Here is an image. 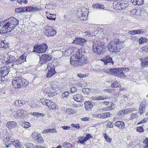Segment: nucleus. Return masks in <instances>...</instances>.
<instances>
[{
  "mask_svg": "<svg viewBox=\"0 0 148 148\" xmlns=\"http://www.w3.org/2000/svg\"><path fill=\"white\" fill-rule=\"evenodd\" d=\"M27 112L23 110H18L16 112V117H20L23 119L25 116Z\"/></svg>",
  "mask_w": 148,
  "mask_h": 148,
  "instance_id": "obj_19",
  "label": "nucleus"
},
{
  "mask_svg": "<svg viewBox=\"0 0 148 148\" xmlns=\"http://www.w3.org/2000/svg\"><path fill=\"white\" fill-rule=\"evenodd\" d=\"M88 13L89 11L87 9L85 8H82L81 10V11L79 12L77 16L81 20H86Z\"/></svg>",
  "mask_w": 148,
  "mask_h": 148,
  "instance_id": "obj_9",
  "label": "nucleus"
},
{
  "mask_svg": "<svg viewBox=\"0 0 148 148\" xmlns=\"http://www.w3.org/2000/svg\"><path fill=\"white\" fill-rule=\"evenodd\" d=\"M47 101L46 106H47L50 109H56L57 108L56 105L54 103L51 101L50 100Z\"/></svg>",
  "mask_w": 148,
  "mask_h": 148,
  "instance_id": "obj_21",
  "label": "nucleus"
},
{
  "mask_svg": "<svg viewBox=\"0 0 148 148\" xmlns=\"http://www.w3.org/2000/svg\"><path fill=\"white\" fill-rule=\"evenodd\" d=\"M107 98V97L105 96L99 95L98 97L92 96L90 98V99L92 100L96 101L105 99H106Z\"/></svg>",
  "mask_w": 148,
  "mask_h": 148,
  "instance_id": "obj_26",
  "label": "nucleus"
},
{
  "mask_svg": "<svg viewBox=\"0 0 148 148\" xmlns=\"http://www.w3.org/2000/svg\"><path fill=\"white\" fill-rule=\"evenodd\" d=\"M105 114L104 113H101L100 114L98 115L97 116V117L98 118H101V119H104L106 118V116L105 115Z\"/></svg>",
  "mask_w": 148,
  "mask_h": 148,
  "instance_id": "obj_59",
  "label": "nucleus"
},
{
  "mask_svg": "<svg viewBox=\"0 0 148 148\" xmlns=\"http://www.w3.org/2000/svg\"><path fill=\"white\" fill-rule=\"evenodd\" d=\"M18 105L20 106H22L25 104L26 103V101L24 99H21L18 100Z\"/></svg>",
  "mask_w": 148,
  "mask_h": 148,
  "instance_id": "obj_51",
  "label": "nucleus"
},
{
  "mask_svg": "<svg viewBox=\"0 0 148 148\" xmlns=\"http://www.w3.org/2000/svg\"><path fill=\"white\" fill-rule=\"evenodd\" d=\"M28 83L27 80L21 77H14L12 81L13 87L15 88H22L27 86Z\"/></svg>",
  "mask_w": 148,
  "mask_h": 148,
  "instance_id": "obj_3",
  "label": "nucleus"
},
{
  "mask_svg": "<svg viewBox=\"0 0 148 148\" xmlns=\"http://www.w3.org/2000/svg\"><path fill=\"white\" fill-rule=\"evenodd\" d=\"M133 4L134 5H143L144 0H131Z\"/></svg>",
  "mask_w": 148,
  "mask_h": 148,
  "instance_id": "obj_27",
  "label": "nucleus"
},
{
  "mask_svg": "<svg viewBox=\"0 0 148 148\" xmlns=\"http://www.w3.org/2000/svg\"><path fill=\"white\" fill-rule=\"evenodd\" d=\"M125 72V71H123L122 72H121L120 73V74H119V75L116 74V76L119 77H123L125 76L124 74Z\"/></svg>",
  "mask_w": 148,
  "mask_h": 148,
  "instance_id": "obj_52",
  "label": "nucleus"
},
{
  "mask_svg": "<svg viewBox=\"0 0 148 148\" xmlns=\"http://www.w3.org/2000/svg\"><path fill=\"white\" fill-rule=\"evenodd\" d=\"M35 140L38 142L40 143H41L43 142V138L40 137V135L39 136V137L37 138V139Z\"/></svg>",
  "mask_w": 148,
  "mask_h": 148,
  "instance_id": "obj_58",
  "label": "nucleus"
},
{
  "mask_svg": "<svg viewBox=\"0 0 148 148\" xmlns=\"http://www.w3.org/2000/svg\"><path fill=\"white\" fill-rule=\"evenodd\" d=\"M73 99L78 102H81L82 100V97L80 94H77L73 96Z\"/></svg>",
  "mask_w": 148,
  "mask_h": 148,
  "instance_id": "obj_28",
  "label": "nucleus"
},
{
  "mask_svg": "<svg viewBox=\"0 0 148 148\" xmlns=\"http://www.w3.org/2000/svg\"><path fill=\"white\" fill-rule=\"evenodd\" d=\"M44 32L45 35L48 37L53 36L56 33V30L52 27L49 26L46 27Z\"/></svg>",
  "mask_w": 148,
  "mask_h": 148,
  "instance_id": "obj_13",
  "label": "nucleus"
},
{
  "mask_svg": "<svg viewBox=\"0 0 148 148\" xmlns=\"http://www.w3.org/2000/svg\"><path fill=\"white\" fill-rule=\"evenodd\" d=\"M136 34H139L145 33L146 31L143 29H139L135 30Z\"/></svg>",
  "mask_w": 148,
  "mask_h": 148,
  "instance_id": "obj_42",
  "label": "nucleus"
},
{
  "mask_svg": "<svg viewBox=\"0 0 148 148\" xmlns=\"http://www.w3.org/2000/svg\"><path fill=\"white\" fill-rule=\"evenodd\" d=\"M144 148H148V138H146L143 141Z\"/></svg>",
  "mask_w": 148,
  "mask_h": 148,
  "instance_id": "obj_43",
  "label": "nucleus"
},
{
  "mask_svg": "<svg viewBox=\"0 0 148 148\" xmlns=\"http://www.w3.org/2000/svg\"><path fill=\"white\" fill-rule=\"evenodd\" d=\"M136 130L140 132H143L144 131L143 128L141 126L137 127L136 128Z\"/></svg>",
  "mask_w": 148,
  "mask_h": 148,
  "instance_id": "obj_55",
  "label": "nucleus"
},
{
  "mask_svg": "<svg viewBox=\"0 0 148 148\" xmlns=\"http://www.w3.org/2000/svg\"><path fill=\"white\" fill-rule=\"evenodd\" d=\"M121 44V41L118 39L115 38L108 44V50L112 52L118 53L122 48Z\"/></svg>",
  "mask_w": 148,
  "mask_h": 148,
  "instance_id": "obj_2",
  "label": "nucleus"
},
{
  "mask_svg": "<svg viewBox=\"0 0 148 148\" xmlns=\"http://www.w3.org/2000/svg\"><path fill=\"white\" fill-rule=\"evenodd\" d=\"M141 49L143 51L148 52V45L143 47L141 48Z\"/></svg>",
  "mask_w": 148,
  "mask_h": 148,
  "instance_id": "obj_56",
  "label": "nucleus"
},
{
  "mask_svg": "<svg viewBox=\"0 0 148 148\" xmlns=\"http://www.w3.org/2000/svg\"><path fill=\"white\" fill-rule=\"evenodd\" d=\"M14 145L15 146L16 148L21 147V145L20 142L17 140L16 141H15V142H14Z\"/></svg>",
  "mask_w": 148,
  "mask_h": 148,
  "instance_id": "obj_46",
  "label": "nucleus"
},
{
  "mask_svg": "<svg viewBox=\"0 0 148 148\" xmlns=\"http://www.w3.org/2000/svg\"><path fill=\"white\" fill-rule=\"evenodd\" d=\"M121 2H119L117 3V4H116L114 6V7L116 10H122V8L121 6Z\"/></svg>",
  "mask_w": 148,
  "mask_h": 148,
  "instance_id": "obj_37",
  "label": "nucleus"
},
{
  "mask_svg": "<svg viewBox=\"0 0 148 148\" xmlns=\"http://www.w3.org/2000/svg\"><path fill=\"white\" fill-rule=\"evenodd\" d=\"M126 68H111L109 69H107L106 72L107 73H111V74L116 76V74H120L121 72L123 71H125Z\"/></svg>",
  "mask_w": 148,
  "mask_h": 148,
  "instance_id": "obj_10",
  "label": "nucleus"
},
{
  "mask_svg": "<svg viewBox=\"0 0 148 148\" xmlns=\"http://www.w3.org/2000/svg\"><path fill=\"white\" fill-rule=\"evenodd\" d=\"M146 106L145 101H143L141 102L139 105L138 110V112L140 115L142 114L145 112Z\"/></svg>",
  "mask_w": 148,
  "mask_h": 148,
  "instance_id": "obj_18",
  "label": "nucleus"
},
{
  "mask_svg": "<svg viewBox=\"0 0 148 148\" xmlns=\"http://www.w3.org/2000/svg\"><path fill=\"white\" fill-rule=\"evenodd\" d=\"M47 68L48 69V73L46 75L47 77H51L56 73L55 70L54 66H51L50 65V64L47 65Z\"/></svg>",
  "mask_w": 148,
  "mask_h": 148,
  "instance_id": "obj_15",
  "label": "nucleus"
},
{
  "mask_svg": "<svg viewBox=\"0 0 148 148\" xmlns=\"http://www.w3.org/2000/svg\"><path fill=\"white\" fill-rule=\"evenodd\" d=\"M25 9L24 7L17 8L15 9V12L18 13L23 12H25Z\"/></svg>",
  "mask_w": 148,
  "mask_h": 148,
  "instance_id": "obj_33",
  "label": "nucleus"
},
{
  "mask_svg": "<svg viewBox=\"0 0 148 148\" xmlns=\"http://www.w3.org/2000/svg\"><path fill=\"white\" fill-rule=\"evenodd\" d=\"M119 84L116 81L114 82L111 85V86L112 88H116L119 86Z\"/></svg>",
  "mask_w": 148,
  "mask_h": 148,
  "instance_id": "obj_49",
  "label": "nucleus"
},
{
  "mask_svg": "<svg viewBox=\"0 0 148 148\" xmlns=\"http://www.w3.org/2000/svg\"><path fill=\"white\" fill-rule=\"evenodd\" d=\"M55 90L52 88H47L44 90V92L48 95L49 97H52L56 95Z\"/></svg>",
  "mask_w": 148,
  "mask_h": 148,
  "instance_id": "obj_16",
  "label": "nucleus"
},
{
  "mask_svg": "<svg viewBox=\"0 0 148 148\" xmlns=\"http://www.w3.org/2000/svg\"><path fill=\"white\" fill-rule=\"evenodd\" d=\"M91 137H92V136L90 134H87L84 138L86 141Z\"/></svg>",
  "mask_w": 148,
  "mask_h": 148,
  "instance_id": "obj_63",
  "label": "nucleus"
},
{
  "mask_svg": "<svg viewBox=\"0 0 148 148\" xmlns=\"http://www.w3.org/2000/svg\"><path fill=\"white\" fill-rule=\"evenodd\" d=\"M92 7L94 9H103L105 8L103 5L99 3L93 4L92 5Z\"/></svg>",
  "mask_w": 148,
  "mask_h": 148,
  "instance_id": "obj_29",
  "label": "nucleus"
},
{
  "mask_svg": "<svg viewBox=\"0 0 148 148\" xmlns=\"http://www.w3.org/2000/svg\"><path fill=\"white\" fill-rule=\"evenodd\" d=\"M40 134L37 132H34L32 135V136L33 138L35 140L37 139V138L39 137Z\"/></svg>",
  "mask_w": 148,
  "mask_h": 148,
  "instance_id": "obj_41",
  "label": "nucleus"
},
{
  "mask_svg": "<svg viewBox=\"0 0 148 148\" xmlns=\"http://www.w3.org/2000/svg\"><path fill=\"white\" fill-rule=\"evenodd\" d=\"M8 47L6 41L0 40V48H6Z\"/></svg>",
  "mask_w": 148,
  "mask_h": 148,
  "instance_id": "obj_30",
  "label": "nucleus"
},
{
  "mask_svg": "<svg viewBox=\"0 0 148 148\" xmlns=\"http://www.w3.org/2000/svg\"><path fill=\"white\" fill-rule=\"evenodd\" d=\"M121 6L122 8V10H124L125 8L128 6L127 3H125L123 2H121Z\"/></svg>",
  "mask_w": 148,
  "mask_h": 148,
  "instance_id": "obj_53",
  "label": "nucleus"
},
{
  "mask_svg": "<svg viewBox=\"0 0 148 148\" xmlns=\"http://www.w3.org/2000/svg\"><path fill=\"white\" fill-rule=\"evenodd\" d=\"M147 39L143 37H141L138 40L140 44L141 45L144 43H146L147 41Z\"/></svg>",
  "mask_w": 148,
  "mask_h": 148,
  "instance_id": "obj_34",
  "label": "nucleus"
},
{
  "mask_svg": "<svg viewBox=\"0 0 148 148\" xmlns=\"http://www.w3.org/2000/svg\"><path fill=\"white\" fill-rule=\"evenodd\" d=\"M103 136L107 142L110 143L111 142L112 139L110 138L109 136H108L106 134L104 133L103 134Z\"/></svg>",
  "mask_w": 148,
  "mask_h": 148,
  "instance_id": "obj_39",
  "label": "nucleus"
},
{
  "mask_svg": "<svg viewBox=\"0 0 148 148\" xmlns=\"http://www.w3.org/2000/svg\"><path fill=\"white\" fill-rule=\"evenodd\" d=\"M114 125L120 129H124L125 127V124L123 122L121 121L116 122L114 123Z\"/></svg>",
  "mask_w": 148,
  "mask_h": 148,
  "instance_id": "obj_24",
  "label": "nucleus"
},
{
  "mask_svg": "<svg viewBox=\"0 0 148 148\" xmlns=\"http://www.w3.org/2000/svg\"><path fill=\"white\" fill-rule=\"evenodd\" d=\"M47 48L48 47L46 44H42L40 45H35L34 47V50L33 51L38 53H43L46 51Z\"/></svg>",
  "mask_w": 148,
  "mask_h": 148,
  "instance_id": "obj_7",
  "label": "nucleus"
},
{
  "mask_svg": "<svg viewBox=\"0 0 148 148\" xmlns=\"http://www.w3.org/2000/svg\"><path fill=\"white\" fill-rule=\"evenodd\" d=\"M48 100V99H42L40 100V102L43 105L46 106L47 105V101Z\"/></svg>",
  "mask_w": 148,
  "mask_h": 148,
  "instance_id": "obj_50",
  "label": "nucleus"
},
{
  "mask_svg": "<svg viewBox=\"0 0 148 148\" xmlns=\"http://www.w3.org/2000/svg\"><path fill=\"white\" fill-rule=\"evenodd\" d=\"M90 90L88 88H84L82 89V91L84 94H88L90 93Z\"/></svg>",
  "mask_w": 148,
  "mask_h": 148,
  "instance_id": "obj_44",
  "label": "nucleus"
},
{
  "mask_svg": "<svg viewBox=\"0 0 148 148\" xmlns=\"http://www.w3.org/2000/svg\"><path fill=\"white\" fill-rule=\"evenodd\" d=\"M47 12H46V14H47ZM47 18L50 20H55L56 18V15L54 14H50L49 15H47Z\"/></svg>",
  "mask_w": 148,
  "mask_h": 148,
  "instance_id": "obj_31",
  "label": "nucleus"
},
{
  "mask_svg": "<svg viewBox=\"0 0 148 148\" xmlns=\"http://www.w3.org/2000/svg\"><path fill=\"white\" fill-rule=\"evenodd\" d=\"M68 110H69L68 113L69 114H72L76 112L75 110H74L73 109H71V108H68Z\"/></svg>",
  "mask_w": 148,
  "mask_h": 148,
  "instance_id": "obj_62",
  "label": "nucleus"
},
{
  "mask_svg": "<svg viewBox=\"0 0 148 148\" xmlns=\"http://www.w3.org/2000/svg\"><path fill=\"white\" fill-rule=\"evenodd\" d=\"M101 60L106 64H107L108 63H111L113 64V62L112 60V58L109 56H105L104 58L102 59Z\"/></svg>",
  "mask_w": 148,
  "mask_h": 148,
  "instance_id": "obj_25",
  "label": "nucleus"
},
{
  "mask_svg": "<svg viewBox=\"0 0 148 148\" xmlns=\"http://www.w3.org/2000/svg\"><path fill=\"white\" fill-rule=\"evenodd\" d=\"M71 53V49L69 48L68 49L66 50L65 52V55H66V56H68Z\"/></svg>",
  "mask_w": 148,
  "mask_h": 148,
  "instance_id": "obj_60",
  "label": "nucleus"
},
{
  "mask_svg": "<svg viewBox=\"0 0 148 148\" xmlns=\"http://www.w3.org/2000/svg\"><path fill=\"white\" fill-rule=\"evenodd\" d=\"M138 117V113H132L131 114V119H134Z\"/></svg>",
  "mask_w": 148,
  "mask_h": 148,
  "instance_id": "obj_54",
  "label": "nucleus"
},
{
  "mask_svg": "<svg viewBox=\"0 0 148 148\" xmlns=\"http://www.w3.org/2000/svg\"><path fill=\"white\" fill-rule=\"evenodd\" d=\"M25 146L27 148H35L33 144L29 143H27L25 144Z\"/></svg>",
  "mask_w": 148,
  "mask_h": 148,
  "instance_id": "obj_57",
  "label": "nucleus"
},
{
  "mask_svg": "<svg viewBox=\"0 0 148 148\" xmlns=\"http://www.w3.org/2000/svg\"><path fill=\"white\" fill-rule=\"evenodd\" d=\"M25 12H32L33 7L32 6L27 7H24Z\"/></svg>",
  "mask_w": 148,
  "mask_h": 148,
  "instance_id": "obj_47",
  "label": "nucleus"
},
{
  "mask_svg": "<svg viewBox=\"0 0 148 148\" xmlns=\"http://www.w3.org/2000/svg\"><path fill=\"white\" fill-rule=\"evenodd\" d=\"M62 146L64 148H71L72 147V145L69 142H65L63 143Z\"/></svg>",
  "mask_w": 148,
  "mask_h": 148,
  "instance_id": "obj_38",
  "label": "nucleus"
},
{
  "mask_svg": "<svg viewBox=\"0 0 148 148\" xmlns=\"http://www.w3.org/2000/svg\"><path fill=\"white\" fill-rule=\"evenodd\" d=\"M58 82L57 81H53L51 82L50 85L51 86V88H53V89H55L57 87V84Z\"/></svg>",
  "mask_w": 148,
  "mask_h": 148,
  "instance_id": "obj_35",
  "label": "nucleus"
},
{
  "mask_svg": "<svg viewBox=\"0 0 148 148\" xmlns=\"http://www.w3.org/2000/svg\"><path fill=\"white\" fill-rule=\"evenodd\" d=\"M52 59V56L48 54H43L41 56L40 62L42 64L45 63L50 61Z\"/></svg>",
  "mask_w": 148,
  "mask_h": 148,
  "instance_id": "obj_12",
  "label": "nucleus"
},
{
  "mask_svg": "<svg viewBox=\"0 0 148 148\" xmlns=\"http://www.w3.org/2000/svg\"><path fill=\"white\" fill-rule=\"evenodd\" d=\"M25 56L22 55L13 62L11 65L12 67L15 69H18V65L25 61Z\"/></svg>",
  "mask_w": 148,
  "mask_h": 148,
  "instance_id": "obj_8",
  "label": "nucleus"
},
{
  "mask_svg": "<svg viewBox=\"0 0 148 148\" xmlns=\"http://www.w3.org/2000/svg\"><path fill=\"white\" fill-rule=\"evenodd\" d=\"M10 70L6 66L0 68V84H3L6 82L5 77L9 73Z\"/></svg>",
  "mask_w": 148,
  "mask_h": 148,
  "instance_id": "obj_6",
  "label": "nucleus"
},
{
  "mask_svg": "<svg viewBox=\"0 0 148 148\" xmlns=\"http://www.w3.org/2000/svg\"><path fill=\"white\" fill-rule=\"evenodd\" d=\"M33 116H35L37 117H38L39 116H44V114L43 113H40L38 112H34L32 114Z\"/></svg>",
  "mask_w": 148,
  "mask_h": 148,
  "instance_id": "obj_48",
  "label": "nucleus"
},
{
  "mask_svg": "<svg viewBox=\"0 0 148 148\" xmlns=\"http://www.w3.org/2000/svg\"><path fill=\"white\" fill-rule=\"evenodd\" d=\"M14 54L15 53L13 52H10L7 53V60H6V63L8 64L14 61L15 59Z\"/></svg>",
  "mask_w": 148,
  "mask_h": 148,
  "instance_id": "obj_14",
  "label": "nucleus"
},
{
  "mask_svg": "<svg viewBox=\"0 0 148 148\" xmlns=\"http://www.w3.org/2000/svg\"><path fill=\"white\" fill-rule=\"evenodd\" d=\"M17 126V123L14 121H9L6 123L7 127L10 130L14 128Z\"/></svg>",
  "mask_w": 148,
  "mask_h": 148,
  "instance_id": "obj_20",
  "label": "nucleus"
},
{
  "mask_svg": "<svg viewBox=\"0 0 148 148\" xmlns=\"http://www.w3.org/2000/svg\"><path fill=\"white\" fill-rule=\"evenodd\" d=\"M84 105L85 109L87 110H90L93 107L92 103L90 101H85Z\"/></svg>",
  "mask_w": 148,
  "mask_h": 148,
  "instance_id": "obj_23",
  "label": "nucleus"
},
{
  "mask_svg": "<svg viewBox=\"0 0 148 148\" xmlns=\"http://www.w3.org/2000/svg\"><path fill=\"white\" fill-rule=\"evenodd\" d=\"M76 54L72 55L70 58V64L74 66L82 65L88 62L87 57L84 56L82 49H78Z\"/></svg>",
  "mask_w": 148,
  "mask_h": 148,
  "instance_id": "obj_1",
  "label": "nucleus"
},
{
  "mask_svg": "<svg viewBox=\"0 0 148 148\" xmlns=\"http://www.w3.org/2000/svg\"><path fill=\"white\" fill-rule=\"evenodd\" d=\"M4 141L5 143V144L6 145V147H7L10 146V145L14 143L15 142V139L12 137L5 138Z\"/></svg>",
  "mask_w": 148,
  "mask_h": 148,
  "instance_id": "obj_17",
  "label": "nucleus"
},
{
  "mask_svg": "<svg viewBox=\"0 0 148 148\" xmlns=\"http://www.w3.org/2000/svg\"><path fill=\"white\" fill-rule=\"evenodd\" d=\"M86 42V40L84 38H76L73 42L74 44H76L78 45H82Z\"/></svg>",
  "mask_w": 148,
  "mask_h": 148,
  "instance_id": "obj_22",
  "label": "nucleus"
},
{
  "mask_svg": "<svg viewBox=\"0 0 148 148\" xmlns=\"http://www.w3.org/2000/svg\"><path fill=\"white\" fill-rule=\"evenodd\" d=\"M69 94V92L68 91L65 92L62 95V97L63 98H67Z\"/></svg>",
  "mask_w": 148,
  "mask_h": 148,
  "instance_id": "obj_45",
  "label": "nucleus"
},
{
  "mask_svg": "<svg viewBox=\"0 0 148 148\" xmlns=\"http://www.w3.org/2000/svg\"><path fill=\"white\" fill-rule=\"evenodd\" d=\"M147 119H143L141 121H140L138 123H137V125H140L142 123H145L147 122Z\"/></svg>",
  "mask_w": 148,
  "mask_h": 148,
  "instance_id": "obj_61",
  "label": "nucleus"
},
{
  "mask_svg": "<svg viewBox=\"0 0 148 148\" xmlns=\"http://www.w3.org/2000/svg\"><path fill=\"white\" fill-rule=\"evenodd\" d=\"M83 35L86 37L92 36L94 35V34L91 31H86L83 33Z\"/></svg>",
  "mask_w": 148,
  "mask_h": 148,
  "instance_id": "obj_32",
  "label": "nucleus"
},
{
  "mask_svg": "<svg viewBox=\"0 0 148 148\" xmlns=\"http://www.w3.org/2000/svg\"><path fill=\"white\" fill-rule=\"evenodd\" d=\"M114 125L112 122H111V123H108L107 125V127H109L110 128H111L112 127H113Z\"/></svg>",
  "mask_w": 148,
  "mask_h": 148,
  "instance_id": "obj_64",
  "label": "nucleus"
},
{
  "mask_svg": "<svg viewBox=\"0 0 148 148\" xmlns=\"http://www.w3.org/2000/svg\"><path fill=\"white\" fill-rule=\"evenodd\" d=\"M12 30L5 20L0 22V33L5 34L9 33Z\"/></svg>",
  "mask_w": 148,
  "mask_h": 148,
  "instance_id": "obj_5",
  "label": "nucleus"
},
{
  "mask_svg": "<svg viewBox=\"0 0 148 148\" xmlns=\"http://www.w3.org/2000/svg\"><path fill=\"white\" fill-rule=\"evenodd\" d=\"M5 21L7 22L12 29L18 24V21L14 17H11L5 20Z\"/></svg>",
  "mask_w": 148,
  "mask_h": 148,
  "instance_id": "obj_11",
  "label": "nucleus"
},
{
  "mask_svg": "<svg viewBox=\"0 0 148 148\" xmlns=\"http://www.w3.org/2000/svg\"><path fill=\"white\" fill-rule=\"evenodd\" d=\"M105 46L99 41L94 40L93 42V49L94 52L97 54H101L105 51Z\"/></svg>",
  "mask_w": 148,
  "mask_h": 148,
  "instance_id": "obj_4",
  "label": "nucleus"
},
{
  "mask_svg": "<svg viewBox=\"0 0 148 148\" xmlns=\"http://www.w3.org/2000/svg\"><path fill=\"white\" fill-rule=\"evenodd\" d=\"M21 125L23 127L27 128L30 126L31 124L28 122H25L22 123Z\"/></svg>",
  "mask_w": 148,
  "mask_h": 148,
  "instance_id": "obj_36",
  "label": "nucleus"
},
{
  "mask_svg": "<svg viewBox=\"0 0 148 148\" xmlns=\"http://www.w3.org/2000/svg\"><path fill=\"white\" fill-rule=\"evenodd\" d=\"M142 65L144 66H146L148 65V61L147 60H145V58L141 59Z\"/></svg>",
  "mask_w": 148,
  "mask_h": 148,
  "instance_id": "obj_40",
  "label": "nucleus"
}]
</instances>
